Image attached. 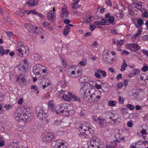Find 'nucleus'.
<instances>
[{"label": "nucleus", "instance_id": "1", "mask_svg": "<svg viewBox=\"0 0 148 148\" xmlns=\"http://www.w3.org/2000/svg\"><path fill=\"white\" fill-rule=\"evenodd\" d=\"M16 49V53L20 57H23L27 56L29 53L28 47L26 46L23 45L20 42H18Z\"/></svg>", "mask_w": 148, "mask_h": 148}, {"label": "nucleus", "instance_id": "2", "mask_svg": "<svg viewBox=\"0 0 148 148\" xmlns=\"http://www.w3.org/2000/svg\"><path fill=\"white\" fill-rule=\"evenodd\" d=\"M51 146L52 148H68L67 145L62 140L53 141Z\"/></svg>", "mask_w": 148, "mask_h": 148}, {"label": "nucleus", "instance_id": "3", "mask_svg": "<svg viewBox=\"0 0 148 148\" xmlns=\"http://www.w3.org/2000/svg\"><path fill=\"white\" fill-rule=\"evenodd\" d=\"M36 110L37 116L39 119L43 120L48 116L47 111L41 108L40 107H37Z\"/></svg>", "mask_w": 148, "mask_h": 148}, {"label": "nucleus", "instance_id": "4", "mask_svg": "<svg viewBox=\"0 0 148 148\" xmlns=\"http://www.w3.org/2000/svg\"><path fill=\"white\" fill-rule=\"evenodd\" d=\"M84 132H86L87 133L89 132L90 134H92L94 133L92 126L88 123L84 122L81 125L80 127Z\"/></svg>", "mask_w": 148, "mask_h": 148}, {"label": "nucleus", "instance_id": "5", "mask_svg": "<svg viewBox=\"0 0 148 148\" xmlns=\"http://www.w3.org/2000/svg\"><path fill=\"white\" fill-rule=\"evenodd\" d=\"M20 107L24 114V116L23 119L24 120H26L27 122L29 121L31 118V113L32 112V110L29 108H25L24 106Z\"/></svg>", "mask_w": 148, "mask_h": 148}, {"label": "nucleus", "instance_id": "6", "mask_svg": "<svg viewBox=\"0 0 148 148\" xmlns=\"http://www.w3.org/2000/svg\"><path fill=\"white\" fill-rule=\"evenodd\" d=\"M15 116L16 120L20 122L23 121L26 122V120H24L23 119L24 118V114L22 110L21 107L18 108L15 113Z\"/></svg>", "mask_w": 148, "mask_h": 148}, {"label": "nucleus", "instance_id": "7", "mask_svg": "<svg viewBox=\"0 0 148 148\" xmlns=\"http://www.w3.org/2000/svg\"><path fill=\"white\" fill-rule=\"evenodd\" d=\"M25 27L29 32L34 33L36 34L38 28V27L32 25L30 23H28L25 24Z\"/></svg>", "mask_w": 148, "mask_h": 148}, {"label": "nucleus", "instance_id": "8", "mask_svg": "<svg viewBox=\"0 0 148 148\" xmlns=\"http://www.w3.org/2000/svg\"><path fill=\"white\" fill-rule=\"evenodd\" d=\"M101 141L99 138L97 137L92 138L90 141V144L92 147H96L101 145Z\"/></svg>", "mask_w": 148, "mask_h": 148}, {"label": "nucleus", "instance_id": "9", "mask_svg": "<svg viewBox=\"0 0 148 148\" xmlns=\"http://www.w3.org/2000/svg\"><path fill=\"white\" fill-rule=\"evenodd\" d=\"M55 10L54 8H53V10H50L47 12V16L48 20L52 22L55 21L56 14L54 11Z\"/></svg>", "mask_w": 148, "mask_h": 148}, {"label": "nucleus", "instance_id": "10", "mask_svg": "<svg viewBox=\"0 0 148 148\" xmlns=\"http://www.w3.org/2000/svg\"><path fill=\"white\" fill-rule=\"evenodd\" d=\"M58 106L59 107V111L67 110H73L72 106L67 103H64Z\"/></svg>", "mask_w": 148, "mask_h": 148}, {"label": "nucleus", "instance_id": "11", "mask_svg": "<svg viewBox=\"0 0 148 148\" xmlns=\"http://www.w3.org/2000/svg\"><path fill=\"white\" fill-rule=\"evenodd\" d=\"M55 135L51 133H48L43 138V140L45 142L49 143L53 139H56Z\"/></svg>", "mask_w": 148, "mask_h": 148}, {"label": "nucleus", "instance_id": "12", "mask_svg": "<svg viewBox=\"0 0 148 148\" xmlns=\"http://www.w3.org/2000/svg\"><path fill=\"white\" fill-rule=\"evenodd\" d=\"M122 133V131L120 130L119 129H118L116 132V134L115 135V138H116V140L119 143H120L121 140H123V141H125L124 138L121 137Z\"/></svg>", "mask_w": 148, "mask_h": 148}, {"label": "nucleus", "instance_id": "13", "mask_svg": "<svg viewBox=\"0 0 148 148\" xmlns=\"http://www.w3.org/2000/svg\"><path fill=\"white\" fill-rule=\"evenodd\" d=\"M27 62V60L26 59H25L23 60L24 63L20 67V68L19 69V70H21L23 71V73L24 72V73L27 71L28 70Z\"/></svg>", "mask_w": 148, "mask_h": 148}, {"label": "nucleus", "instance_id": "14", "mask_svg": "<svg viewBox=\"0 0 148 148\" xmlns=\"http://www.w3.org/2000/svg\"><path fill=\"white\" fill-rule=\"evenodd\" d=\"M73 93L69 92H68L67 94L63 95L62 96V99L65 101H70L72 100V97Z\"/></svg>", "mask_w": 148, "mask_h": 148}, {"label": "nucleus", "instance_id": "15", "mask_svg": "<svg viewBox=\"0 0 148 148\" xmlns=\"http://www.w3.org/2000/svg\"><path fill=\"white\" fill-rule=\"evenodd\" d=\"M62 114H63V115L67 116L69 115H72L74 114V110H64L62 111H57L56 114L58 115H60Z\"/></svg>", "mask_w": 148, "mask_h": 148}, {"label": "nucleus", "instance_id": "16", "mask_svg": "<svg viewBox=\"0 0 148 148\" xmlns=\"http://www.w3.org/2000/svg\"><path fill=\"white\" fill-rule=\"evenodd\" d=\"M48 105L49 107L51 110L53 112H55L56 114L57 112L59 111V106H57L55 108L52 102H48Z\"/></svg>", "mask_w": 148, "mask_h": 148}, {"label": "nucleus", "instance_id": "17", "mask_svg": "<svg viewBox=\"0 0 148 148\" xmlns=\"http://www.w3.org/2000/svg\"><path fill=\"white\" fill-rule=\"evenodd\" d=\"M103 58L105 61L107 62L110 63L113 61V59L112 58H110L108 52L104 53V55H103Z\"/></svg>", "mask_w": 148, "mask_h": 148}, {"label": "nucleus", "instance_id": "18", "mask_svg": "<svg viewBox=\"0 0 148 148\" xmlns=\"http://www.w3.org/2000/svg\"><path fill=\"white\" fill-rule=\"evenodd\" d=\"M69 17L68 11L65 8H63L62 9V12L61 13V17L62 18H68Z\"/></svg>", "mask_w": 148, "mask_h": 148}, {"label": "nucleus", "instance_id": "19", "mask_svg": "<svg viewBox=\"0 0 148 148\" xmlns=\"http://www.w3.org/2000/svg\"><path fill=\"white\" fill-rule=\"evenodd\" d=\"M129 46L130 48L132 47L135 49L134 51H135L139 50L140 48V47L137 43L130 44Z\"/></svg>", "mask_w": 148, "mask_h": 148}, {"label": "nucleus", "instance_id": "20", "mask_svg": "<svg viewBox=\"0 0 148 148\" xmlns=\"http://www.w3.org/2000/svg\"><path fill=\"white\" fill-rule=\"evenodd\" d=\"M42 25L44 27L47 29L50 30H51L53 29V27L51 26V24L45 21L42 23Z\"/></svg>", "mask_w": 148, "mask_h": 148}, {"label": "nucleus", "instance_id": "21", "mask_svg": "<svg viewBox=\"0 0 148 148\" xmlns=\"http://www.w3.org/2000/svg\"><path fill=\"white\" fill-rule=\"evenodd\" d=\"M140 72V71L139 69H135L128 75V76L129 77H133L134 75L138 74Z\"/></svg>", "mask_w": 148, "mask_h": 148}, {"label": "nucleus", "instance_id": "22", "mask_svg": "<svg viewBox=\"0 0 148 148\" xmlns=\"http://www.w3.org/2000/svg\"><path fill=\"white\" fill-rule=\"evenodd\" d=\"M9 52V50H5L4 49V47L3 46H1L0 47V53L1 56H2L5 54H7Z\"/></svg>", "mask_w": 148, "mask_h": 148}, {"label": "nucleus", "instance_id": "23", "mask_svg": "<svg viewBox=\"0 0 148 148\" xmlns=\"http://www.w3.org/2000/svg\"><path fill=\"white\" fill-rule=\"evenodd\" d=\"M88 78L85 76H83L81 77L79 79V83L84 84L88 82Z\"/></svg>", "mask_w": 148, "mask_h": 148}, {"label": "nucleus", "instance_id": "24", "mask_svg": "<svg viewBox=\"0 0 148 148\" xmlns=\"http://www.w3.org/2000/svg\"><path fill=\"white\" fill-rule=\"evenodd\" d=\"M70 27H69V26H66L63 31V34L66 36L70 32Z\"/></svg>", "mask_w": 148, "mask_h": 148}, {"label": "nucleus", "instance_id": "25", "mask_svg": "<svg viewBox=\"0 0 148 148\" xmlns=\"http://www.w3.org/2000/svg\"><path fill=\"white\" fill-rule=\"evenodd\" d=\"M110 143L112 145V146L114 147V148H118L119 147V148H120V147L119 146V143L116 140L111 142Z\"/></svg>", "mask_w": 148, "mask_h": 148}, {"label": "nucleus", "instance_id": "26", "mask_svg": "<svg viewBox=\"0 0 148 148\" xmlns=\"http://www.w3.org/2000/svg\"><path fill=\"white\" fill-rule=\"evenodd\" d=\"M71 97L72 100H73L75 101H78V102H80L81 101L80 98L75 95V94H73V96Z\"/></svg>", "mask_w": 148, "mask_h": 148}, {"label": "nucleus", "instance_id": "27", "mask_svg": "<svg viewBox=\"0 0 148 148\" xmlns=\"http://www.w3.org/2000/svg\"><path fill=\"white\" fill-rule=\"evenodd\" d=\"M80 133L78 134L79 136L82 138H85L86 137V132L83 131L82 129L79 130Z\"/></svg>", "mask_w": 148, "mask_h": 148}, {"label": "nucleus", "instance_id": "28", "mask_svg": "<svg viewBox=\"0 0 148 148\" xmlns=\"http://www.w3.org/2000/svg\"><path fill=\"white\" fill-rule=\"evenodd\" d=\"M32 3H31L30 2H27V3L29 6L31 7L34 6L36 5L38 3V0H32Z\"/></svg>", "mask_w": 148, "mask_h": 148}, {"label": "nucleus", "instance_id": "29", "mask_svg": "<svg viewBox=\"0 0 148 148\" xmlns=\"http://www.w3.org/2000/svg\"><path fill=\"white\" fill-rule=\"evenodd\" d=\"M108 117L110 119H112L113 121H114L116 119L115 118V114L113 113L112 112H109L108 113Z\"/></svg>", "mask_w": 148, "mask_h": 148}, {"label": "nucleus", "instance_id": "30", "mask_svg": "<svg viewBox=\"0 0 148 148\" xmlns=\"http://www.w3.org/2000/svg\"><path fill=\"white\" fill-rule=\"evenodd\" d=\"M123 62L121 66V71H123L125 70V68L127 66V64L125 63L126 60H123Z\"/></svg>", "mask_w": 148, "mask_h": 148}, {"label": "nucleus", "instance_id": "31", "mask_svg": "<svg viewBox=\"0 0 148 148\" xmlns=\"http://www.w3.org/2000/svg\"><path fill=\"white\" fill-rule=\"evenodd\" d=\"M97 72L98 73H101L103 77H105L106 75V72L104 70H102L99 69L97 70Z\"/></svg>", "mask_w": 148, "mask_h": 148}, {"label": "nucleus", "instance_id": "32", "mask_svg": "<svg viewBox=\"0 0 148 148\" xmlns=\"http://www.w3.org/2000/svg\"><path fill=\"white\" fill-rule=\"evenodd\" d=\"M103 119L102 118H97V123L101 127L103 125Z\"/></svg>", "mask_w": 148, "mask_h": 148}, {"label": "nucleus", "instance_id": "33", "mask_svg": "<svg viewBox=\"0 0 148 148\" xmlns=\"http://www.w3.org/2000/svg\"><path fill=\"white\" fill-rule=\"evenodd\" d=\"M134 7L137 9L140 10L142 8V5L141 3H135L134 5Z\"/></svg>", "mask_w": 148, "mask_h": 148}, {"label": "nucleus", "instance_id": "34", "mask_svg": "<svg viewBox=\"0 0 148 148\" xmlns=\"http://www.w3.org/2000/svg\"><path fill=\"white\" fill-rule=\"evenodd\" d=\"M122 113L124 115H126L128 113V111L127 108H123L121 110Z\"/></svg>", "mask_w": 148, "mask_h": 148}, {"label": "nucleus", "instance_id": "35", "mask_svg": "<svg viewBox=\"0 0 148 148\" xmlns=\"http://www.w3.org/2000/svg\"><path fill=\"white\" fill-rule=\"evenodd\" d=\"M142 71L144 72H146L148 70V66L146 64H145L143 66V67L141 69Z\"/></svg>", "mask_w": 148, "mask_h": 148}, {"label": "nucleus", "instance_id": "36", "mask_svg": "<svg viewBox=\"0 0 148 148\" xmlns=\"http://www.w3.org/2000/svg\"><path fill=\"white\" fill-rule=\"evenodd\" d=\"M83 86H82V88H81L80 89V94H82L83 95H86L85 94V90L84 89V87H83L84 86V84H83Z\"/></svg>", "mask_w": 148, "mask_h": 148}, {"label": "nucleus", "instance_id": "37", "mask_svg": "<svg viewBox=\"0 0 148 148\" xmlns=\"http://www.w3.org/2000/svg\"><path fill=\"white\" fill-rule=\"evenodd\" d=\"M91 21V17L90 16H89L87 18L85 21H84L83 23H85L86 24H88L90 23V21Z\"/></svg>", "mask_w": 148, "mask_h": 148}, {"label": "nucleus", "instance_id": "38", "mask_svg": "<svg viewBox=\"0 0 148 148\" xmlns=\"http://www.w3.org/2000/svg\"><path fill=\"white\" fill-rule=\"evenodd\" d=\"M100 23L101 25H105L106 24V23H107V20L105 19V18H101L100 21Z\"/></svg>", "mask_w": 148, "mask_h": 148}, {"label": "nucleus", "instance_id": "39", "mask_svg": "<svg viewBox=\"0 0 148 148\" xmlns=\"http://www.w3.org/2000/svg\"><path fill=\"white\" fill-rule=\"evenodd\" d=\"M19 146L18 145V143L17 142L15 143H13L12 144V148H19Z\"/></svg>", "mask_w": 148, "mask_h": 148}, {"label": "nucleus", "instance_id": "40", "mask_svg": "<svg viewBox=\"0 0 148 148\" xmlns=\"http://www.w3.org/2000/svg\"><path fill=\"white\" fill-rule=\"evenodd\" d=\"M137 23L139 25L142 27V25L143 24V21L141 18H139L137 21Z\"/></svg>", "mask_w": 148, "mask_h": 148}, {"label": "nucleus", "instance_id": "41", "mask_svg": "<svg viewBox=\"0 0 148 148\" xmlns=\"http://www.w3.org/2000/svg\"><path fill=\"white\" fill-rule=\"evenodd\" d=\"M114 21V18L113 16H111L108 18V21L109 23H113Z\"/></svg>", "mask_w": 148, "mask_h": 148}, {"label": "nucleus", "instance_id": "42", "mask_svg": "<svg viewBox=\"0 0 148 148\" xmlns=\"http://www.w3.org/2000/svg\"><path fill=\"white\" fill-rule=\"evenodd\" d=\"M127 106L130 110H134L135 108V106L131 104H127Z\"/></svg>", "mask_w": 148, "mask_h": 148}, {"label": "nucleus", "instance_id": "43", "mask_svg": "<svg viewBox=\"0 0 148 148\" xmlns=\"http://www.w3.org/2000/svg\"><path fill=\"white\" fill-rule=\"evenodd\" d=\"M25 14V11L23 10H20L18 11V15L21 16H23Z\"/></svg>", "mask_w": 148, "mask_h": 148}, {"label": "nucleus", "instance_id": "44", "mask_svg": "<svg viewBox=\"0 0 148 148\" xmlns=\"http://www.w3.org/2000/svg\"><path fill=\"white\" fill-rule=\"evenodd\" d=\"M42 67V65L39 64H38L36 65V66H34V69L35 70H37L38 71H39L38 69H40Z\"/></svg>", "mask_w": 148, "mask_h": 148}, {"label": "nucleus", "instance_id": "45", "mask_svg": "<svg viewBox=\"0 0 148 148\" xmlns=\"http://www.w3.org/2000/svg\"><path fill=\"white\" fill-rule=\"evenodd\" d=\"M31 89H33L34 90H36L37 93H38L39 90H38V87L36 85H32L31 86Z\"/></svg>", "mask_w": 148, "mask_h": 148}, {"label": "nucleus", "instance_id": "46", "mask_svg": "<svg viewBox=\"0 0 148 148\" xmlns=\"http://www.w3.org/2000/svg\"><path fill=\"white\" fill-rule=\"evenodd\" d=\"M4 107L6 110H8L12 107V105L10 104L5 105L4 106Z\"/></svg>", "mask_w": 148, "mask_h": 148}, {"label": "nucleus", "instance_id": "47", "mask_svg": "<svg viewBox=\"0 0 148 148\" xmlns=\"http://www.w3.org/2000/svg\"><path fill=\"white\" fill-rule=\"evenodd\" d=\"M82 73V69L81 68H79L77 70L76 73L78 74L77 76L79 75L80 76Z\"/></svg>", "mask_w": 148, "mask_h": 148}, {"label": "nucleus", "instance_id": "48", "mask_svg": "<svg viewBox=\"0 0 148 148\" xmlns=\"http://www.w3.org/2000/svg\"><path fill=\"white\" fill-rule=\"evenodd\" d=\"M123 85V82L119 83L116 85V88L117 89L121 88Z\"/></svg>", "mask_w": 148, "mask_h": 148}, {"label": "nucleus", "instance_id": "49", "mask_svg": "<svg viewBox=\"0 0 148 148\" xmlns=\"http://www.w3.org/2000/svg\"><path fill=\"white\" fill-rule=\"evenodd\" d=\"M106 3L108 6H111L112 5V3L110 0H106Z\"/></svg>", "mask_w": 148, "mask_h": 148}, {"label": "nucleus", "instance_id": "50", "mask_svg": "<svg viewBox=\"0 0 148 148\" xmlns=\"http://www.w3.org/2000/svg\"><path fill=\"white\" fill-rule=\"evenodd\" d=\"M97 117L95 116H93L92 117V120L96 123H97Z\"/></svg>", "mask_w": 148, "mask_h": 148}, {"label": "nucleus", "instance_id": "51", "mask_svg": "<svg viewBox=\"0 0 148 148\" xmlns=\"http://www.w3.org/2000/svg\"><path fill=\"white\" fill-rule=\"evenodd\" d=\"M142 53L148 57V51L146 49H143L142 51Z\"/></svg>", "mask_w": 148, "mask_h": 148}, {"label": "nucleus", "instance_id": "52", "mask_svg": "<svg viewBox=\"0 0 148 148\" xmlns=\"http://www.w3.org/2000/svg\"><path fill=\"white\" fill-rule=\"evenodd\" d=\"M96 28V26L95 25H92L90 24V27L89 28V29L92 31H93Z\"/></svg>", "mask_w": 148, "mask_h": 148}, {"label": "nucleus", "instance_id": "53", "mask_svg": "<svg viewBox=\"0 0 148 148\" xmlns=\"http://www.w3.org/2000/svg\"><path fill=\"white\" fill-rule=\"evenodd\" d=\"M80 116L81 117H84L86 115V114L85 113V111L84 110L81 111L80 112Z\"/></svg>", "mask_w": 148, "mask_h": 148}, {"label": "nucleus", "instance_id": "54", "mask_svg": "<svg viewBox=\"0 0 148 148\" xmlns=\"http://www.w3.org/2000/svg\"><path fill=\"white\" fill-rule=\"evenodd\" d=\"M97 72L95 73L94 75L97 78H100L101 77L100 75Z\"/></svg>", "mask_w": 148, "mask_h": 148}, {"label": "nucleus", "instance_id": "55", "mask_svg": "<svg viewBox=\"0 0 148 148\" xmlns=\"http://www.w3.org/2000/svg\"><path fill=\"white\" fill-rule=\"evenodd\" d=\"M142 39L144 41L148 40V35L144 36L142 38Z\"/></svg>", "mask_w": 148, "mask_h": 148}, {"label": "nucleus", "instance_id": "56", "mask_svg": "<svg viewBox=\"0 0 148 148\" xmlns=\"http://www.w3.org/2000/svg\"><path fill=\"white\" fill-rule=\"evenodd\" d=\"M129 53L127 51L124 50L122 51L121 53V54L122 55H123L125 54V55H127L129 54Z\"/></svg>", "mask_w": 148, "mask_h": 148}, {"label": "nucleus", "instance_id": "57", "mask_svg": "<svg viewBox=\"0 0 148 148\" xmlns=\"http://www.w3.org/2000/svg\"><path fill=\"white\" fill-rule=\"evenodd\" d=\"M108 105L110 106H113L116 104V102H108Z\"/></svg>", "mask_w": 148, "mask_h": 148}, {"label": "nucleus", "instance_id": "58", "mask_svg": "<svg viewBox=\"0 0 148 148\" xmlns=\"http://www.w3.org/2000/svg\"><path fill=\"white\" fill-rule=\"evenodd\" d=\"M36 15L37 16H38L40 17L41 18H43V15L40 13L37 12Z\"/></svg>", "mask_w": 148, "mask_h": 148}, {"label": "nucleus", "instance_id": "59", "mask_svg": "<svg viewBox=\"0 0 148 148\" xmlns=\"http://www.w3.org/2000/svg\"><path fill=\"white\" fill-rule=\"evenodd\" d=\"M79 6L78 5L73 4L72 5V9H77L78 8Z\"/></svg>", "mask_w": 148, "mask_h": 148}, {"label": "nucleus", "instance_id": "60", "mask_svg": "<svg viewBox=\"0 0 148 148\" xmlns=\"http://www.w3.org/2000/svg\"><path fill=\"white\" fill-rule=\"evenodd\" d=\"M35 56L38 58L39 59H40L41 58V56L38 53H35L34 54Z\"/></svg>", "mask_w": 148, "mask_h": 148}, {"label": "nucleus", "instance_id": "61", "mask_svg": "<svg viewBox=\"0 0 148 148\" xmlns=\"http://www.w3.org/2000/svg\"><path fill=\"white\" fill-rule=\"evenodd\" d=\"M123 40H118L117 41L119 45H123Z\"/></svg>", "mask_w": 148, "mask_h": 148}, {"label": "nucleus", "instance_id": "62", "mask_svg": "<svg viewBox=\"0 0 148 148\" xmlns=\"http://www.w3.org/2000/svg\"><path fill=\"white\" fill-rule=\"evenodd\" d=\"M71 74L73 75L72 77H77V75H76V74L75 73V72L74 71H72L71 72Z\"/></svg>", "mask_w": 148, "mask_h": 148}, {"label": "nucleus", "instance_id": "63", "mask_svg": "<svg viewBox=\"0 0 148 148\" xmlns=\"http://www.w3.org/2000/svg\"><path fill=\"white\" fill-rule=\"evenodd\" d=\"M127 124L128 126L129 127H132L133 125L132 123L131 122L128 121Z\"/></svg>", "mask_w": 148, "mask_h": 148}, {"label": "nucleus", "instance_id": "64", "mask_svg": "<svg viewBox=\"0 0 148 148\" xmlns=\"http://www.w3.org/2000/svg\"><path fill=\"white\" fill-rule=\"evenodd\" d=\"M139 92L138 91H136L135 92L133 93V95L135 97H137L139 94Z\"/></svg>", "mask_w": 148, "mask_h": 148}]
</instances>
